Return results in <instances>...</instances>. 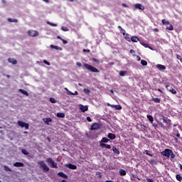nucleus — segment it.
<instances>
[{
    "label": "nucleus",
    "mask_w": 182,
    "mask_h": 182,
    "mask_svg": "<svg viewBox=\"0 0 182 182\" xmlns=\"http://www.w3.org/2000/svg\"><path fill=\"white\" fill-rule=\"evenodd\" d=\"M108 139H110V140H114V139H116V135L112 133H109L107 135Z\"/></svg>",
    "instance_id": "a211bd4d"
},
{
    "label": "nucleus",
    "mask_w": 182,
    "mask_h": 182,
    "mask_svg": "<svg viewBox=\"0 0 182 182\" xmlns=\"http://www.w3.org/2000/svg\"><path fill=\"white\" fill-rule=\"evenodd\" d=\"M125 39L128 42H131V38H130V37H129V34H127V36H125Z\"/></svg>",
    "instance_id": "58836bf2"
},
{
    "label": "nucleus",
    "mask_w": 182,
    "mask_h": 182,
    "mask_svg": "<svg viewBox=\"0 0 182 182\" xmlns=\"http://www.w3.org/2000/svg\"><path fill=\"white\" fill-rule=\"evenodd\" d=\"M176 137H180V134H177Z\"/></svg>",
    "instance_id": "338daca9"
},
{
    "label": "nucleus",
    "mask_w": 182,
    "mask_h": 182,
    "mask_svg": "<svg viewBox=\"0 0 182 182\" xmlns=\"http://www.w3.org/2000/svg\"><path fill=\"white\" fill-rule=\"evenodd\" d=\"M166 87L167 90H168V92L172 93V95H176L177 93V91H176V90H174L173 87H171L170 85H166Z\"/></svg>",
    "instance_id": "1a4fd4ad"
},
{
    "label": "nucleus",
    "mask_w": 182,
    "mask_h": 182,
    "mask_svg": "<svg viewBox=\"0 0 182 182\" xmlns=\"http://www.w3.org/2000/svg\"><path fill=\"white\" fill-rule=\"evenodd\" d=\"M43 63H45L46 65H47L48 66H50V63L48 62L46 60H43Z\"/></svg>",
    "instance_id": "79ce46f5"
},
{
    "label": "nucleus",
    "mask_w": 182,
    "mask_h": 182,
    "mask_svg": "<svg viewBox=\"0 0 182 182\" xmlns=\"http://www.w3.org/2000/svg\"><path fill=\"white\" fill-rule=\"evenodd\" d=\"M176 179L178 180V181H182V177L181 176H180L179 174L176 175Z\"/></svg>",
    "instance_id": "4c0bfd02"
},
{
    "label": "nucleus",
    "mask_w": 182,
    "mask_h": 182,
    "mask_svg": "<svg viewBox=\"0 0 182 182\" xmlns=\"http://www.w3.org/2000/svg\"><path fill=\"white\" fill-rule=\"evenodd\" d=\"M163 123H167V120L164 118L162 119Z\"/></svg>",
    "instance_id": "6e6d98bb"
},
{
    "label": "nucleus",
    "mask_w": 182,
    "mask_h": 182,
    "mask_svg": "<svg viewBox=\"0 0 182 182\" xmlns=\"http://www.w3.org/2000/svg\"><path fill=\"white\" fill-rule=\"evenodd\" d=\"M105 182H114L113 181H106Z\"/></svg>",
    "instance_id": "774afa93"
},
{
    "label": "nucleus",
    "mask_w": 182,
    "mask_h": 182,
    "mask_svg": "<svg viewBox=\"0 0 182 182\" xmlns=\"http://www.w3.org/2000/svg\"><path fill=\"white\" fill-rule=\"evenodd\" d=\"M136 60H138V61L141 60V58H140V56L137 55L136 56Z\"/></svg>",
    "instance_id": "8fccbe9b"
},
{
    "label": "nucleus",
    "mask_w": 182,
    "mask_h": 182,
    "mask_svg": "<svg viewBox=\"0 0 182 182\" xmlns=\"http://www.w3.org/2000/svg\"><path fill=\"white\" fill-rule=\"evenodd\" d=\"M57 38H58V39H60V41H62V39H63V38H60V36H57Z\"/></svg>",
    "instance_id": "13d9d810"
},
{
    "label": "nucleus",
    "mask_w": 182,
    "mask_h": 182,
    "mask_svg": "<svg viewBox=\"0 0 182 182\" xmlns=\"http://www.w3.org/2000/svg\"><path fill=\"white\" fill-rule=\"evenodd\" d=\"M21 153H23V154H25V156H28V154H29V152H28V151H26V149H21Z\"/></svg>",
    "instance_id": "c9c22d12"
},
{
    "label": "nucleus",
    "mask_w": 182,
    "mask_h": 182,
    "mask_svg": "<svg viewBox=\"0 0 182 182\" xmlns=\"http://www.w3.org/2000/svg\"><path fill=\"white\" fill-rule=\"evenodd\" d=\"M50 102L51 103H56V100L53 97L50 98Z\"/></svg>",
    "instance_id": "ea45409f"
},
{
    "label": "nucleus",
    "mask_w": 182,
    "mask_h": 182,
    "mask_svg": "<svg viewBox=\"0 0 182 182\" xmlns=\"http://www.w3.org/2000/svg\"><path fill=\"white\" fill-rule=\"evenodd\" d=\"M162 156H164L165 157H171V159H175L176 154L173 153V151L168 149H164V151L161 152Z\"/></svg>",
    "instance_id": "f257e3e1"
},
{
    "label": "nucleus",
    "mask_w": 182,
    "mask_h": 182,
    "mask_svg": "<svg viewBox=\"0 0 182 182\" xmlns=\"http://www.w3.org/2000/svg\"><path fill=\"white\" fill-rule=\"evenodd\" d=\"M61 41H62V42H63V43L64 44V45H67V43H68V41H66V40H65V39H61Z\"/></svg>",
    "instance_id": "37998d69"
},
{
    "label": "nucleus",
    "mask_w": 182,
    "mask_h": 182,
    "mask_svg": "<svg viewBox=\"0 0 182 182\" xmlns=\"http://www.w3.org/2000/svg\"><path fill=\"white\" fill-rule=\"evenodd\" d=\"M179 167L182 170V165L181 164H179Z\"/></svg>",
    "instance_id": "69168bd1"
},
{
    "label": "nucleus",
    "mask_w": 182,
    "mask_h": 182,
    "mask_svg": "<svg viewBox=\"0 0 182 182\" xmlns=\"http://www.w3.org/2000/svg\"><path fill=\"white\" fill-rule=\"evenodd\" d=\"M151 124H152L153 127H155V129H156V127H157V124L152 122Z\"/></svg>",
    "instance_id": "09e8293b"
},
{
    "label": "nucleus",
    "mask_w": 182,
    "mask_h": 182,
    "mask_svg": "<svg viewBox=\"0 0 182 182\" xmlns=\"http://www.w3.org/2000/svg\"><path fill=\"white\" fill-rule=\"evenodd\" d=\"M107 105L112 107V109H115V110H122V107L120 105H111L110 103H107Z\"/></svg>",
    "instance_id": "6e6552de"
},
{
    "label": "nucleus",
    "mask_w": 182,
    "mask_h": 182,
    "mask_svg": "<svg viewBox=\"0 0 182 182\" xmlns=\"http://www.w3.org/2000/svg\"><path fill=\"white\" fill-rule=\"evenodd\" d=\"M84 67H85L86 69H87V70H90L91 72L94 73H99V70H97V68L89 65V64H84Z\"/></svg>",
    "instance_id": "f03ea898"
},
{
    "label": "nucleus",
    "mask_w": 182,
    "mask_h": 182,
    "mask_svg": "<svg viewBox=\"0 0 182 182\" xmlns=\"http://www.w3.org/2000/svg\"><path fill=\"white\" fill-rule=\"evenodd\" d=\"M83 52H88L89 53V52H90V50L89 49H84Z\"/></svg>",
    "instance_id": "4d7b16f0"
},
{
    "label": "nucleus",
    "mask_w": 182,
    "mask_h": 182,
    "mask_svg": "<svg viewBox=\"0 0 182 182\" xmlns=\"http://www.w3.org/2000/svg\"><path fill=\"white\" fill-rule=\"evenodd\" d=\"M176 58H177V59H178L179 60H181V62H182L181 56L177 55Z\"/></svg>",
    "instance_id": "864d4df0"
},
{
    "label": "nucleus",
    "mask_w": 182,
    "mask_h": 182,
    "mask_svg": "<svg viewBox=\"0 0 182 182\" xmlns=\"http://www.w3.org/2000/svg\"><path fill=\"white\" fill-rule=\"evenodd\" d=\"M159 126H160L161 127H164V125H163V123H159Z\"/></svg>",
    "instance_id": "052dcab7"
},
{
    "label": "nucleus",
    "mask_w": 182,
    "mask_h": 182,
    "mask_svg": "<svg viewBox=\"0 0 182 182\" xmlns=\"http://www.w3.org/2000/svg\"><path fill=\"white\" fill-rule=\"evenodd\" d=\"M65 90H66L67 92V95H68V96H70V95H73V96H77V95H78V92L77 91H75V92H72L70 90H69L67 87H65L64 88Z\"/></svg>",
    "instance_id": "9d476101"
},
{
    "label": "nucleus",
    "mask_w": 182,
    "mask_h": 182,
    "mask_svg": "<svg viewBox=\"0 0 182 182\" xmlns=\"http://www.w3.org/2000/svg\"><path fill=\"white\" fill-rule=\"evenodd\" d=\"M28 34L29 35V36H31L32 38H36V36H39V32L35 30L28 31Z\"/></svg>",
    "instance_id": "39448f33"
},
{
    "label": "nucleus",
    "mask_w": 182,
    "mask_h": 182,
    "mask_svg": "<svg viewBox=\"0 0 182 182\" xmlns=\"http://www.w3.org/2000/svg\"><path fill=\"white\" fill-rule=\"evenodd\" d=\"M9 22H14V20L12 18H9Z\"/></svg>",
    "instance_id": "680f3d73"
},
{
    "label": "nucleus",
    "mask_w": 182,
    "mask_h": 182,
    "mask_svg": "<svg viewBox=\"0 0 182 182\" xmlns=\"http://www.w3.org/2000/svg\"><path fill=\"white\" fill-rule=\"evenodd\" d=\"M14 167H23V164L21 162H16L14 164Z\"/></svg>",
    "instance_id": "5701e85b"
},
{
    "label": "nucleus",
    "mask_w": 182,
    "mask_h": 182,
    "mask_svg": "<svg viewBox=\"0 0 182 182\" xmlns=\"http://www.w3.org/2000/svg\"><path fill=\"white\" fill-rule=\"evenodd\" d=\"M100 146L102 149H107L108 150H110V149H112V146L110 145L106 144H101V145H100Z\"/></svg>",
    "instance_id": "dca6fc26"
},
{
    "label": "nucleus",
    "mask_w": 182,
    "mask_h": 182,
    "mask_svg": "<svg viewBox=\"0 0 182 182\" xmlns=\"http://www.w3.org/2000/svg\"><path fill=\"white\" fill-rule=\"evenodd\" d=\"M154 32H158L159 28H154Z\"/></svg>",
    "instance_id": "e2e57ef3"
},
{
    "label": "nucleus",
    "mask_w": 182,
    "mask_h": 182,
    "mask_svg": "<svg viewBox=\"0 0 182 182\" xmlns=\"http://www.w3.org/2000/svg\"><path fill=\"white\" fill-rule=\"evenodd\" d=\"M139 38H137V36H132L131 38L132 42L137 43V42H139Z\"/></svg>",
    "instance_id": "b1692460"
},
{
    "label": "nucleus",
    "mask_w": 182,
    "mask_h": 182,
    "mask_svg": "<svg viewBox=\"0 0 182 182\" xmlns=\"http://www.w3.org/2000/svg\"><path fill=\"white\" fill-rule=\"evenodd\" d=\"M18 126H20V127H25L26 130H28L29 129V124L24 122L18 121Z\"/></svg>",
    "instance_id": "423d86ee"
},
{
    "label": "nucleus",
    "mask_w": 182,
    "mask_h": 182,
    "mask_svg": "<svg viewBox=\"0 0 182 182\" xmlns=\"http://www.w3.org/2000/svg\"><path fill=\"white\" fill-rule=\"evenodd\" d=\"M43 122L46 123V124H49L52 122V119L50 118H44L43 119Z\"/></svg>",
    "instance_id": "412c9836"
},
{
    "label": "nucleus",
    "mask_w": 182,
    "mask_h": 182,
    "mask_svg": "<svg viewBox=\"0 0 182 182\" xmlns=\"http://www.w3.org/2000/svg\"><path fill=\"white\" fill-rule=\"evenodd\" d=\"M122 6H124V8H129V5L124 3L122 4Z\"/></svg>",
    "instance_id": "49530a36"
},
{
    "label": "nucleus",
    "mask_w": 182,
    "mask_h": 182,
    "mask_svg": "<svg viewBox=\"0 0 182 182\" xmlns=\"http://www.w3.org/2000/svg\"><path fill=\"white\" fill-rule=\"evenodd\" d=\"M58 176H59L60 177H62V178H68V175H66L65 173L63 172H59L58 173Z\"/></svg>",
    "instance_id": "6ab92c4d"
},
{
    "label": "nucleus",
    "mask_w": 182,
    "mask_h": 182,
    "mask_svg": "<svg viewBox=\"0 0 182 182\" xmlns=\"http://www.w3.org/2000/svg\"><path fill=\"white\" fill-rule=\"evenodd\" d=\"M141 64L142 65V66H147V61H146L145 60H141Z\"/></svg>",
    "instance_id": "72a5a7b5"
},
{
    "label": "nucleus",
    "mask_w": 182,
    "mask_h": 182,
    "mask_svg": "<svg viewBox=\"0 0 182 182\" xmlns=\"http://www.w3.org/2000/svg\"><path fill=\"white\" fill-rule=\"evenodd\" d=\"M61 31H63V32H69V28L66 26H62Z\"/></svg>",
    "instance_id": "cd10ccee"
},
{
    "label": "nucleus",
    "mask_w": 182,
    "mask_h": 182,
    "mask_svg": "<svg viewBox=\"0 0 182 182\" xmlns=\"http://www.w3.org/2000/svg\"><path fill=\"white\" fill-rule=\"evenodd\" d=\"M121 32L122 33V35H126V31L123 28H121Z\"/></svg>",
    "instance_id": "a18cd8bd"
},
{
    "label": "nucleus",
    "mask_w": 182,
    "mask_h": 182,
    "mask_svg": "<svg viewBox=\"0 0 182 182\" xmlns=\"http://www.w3.org/2000/svg\"><path fill=\"white\" fill-rule=\"evenodd\" d=\"M47 23H48V25H50V26H54V27L58 26V24L51 23L50 21H47Z\"/></svg>",
    "instance_id": "f704fd0d"
},
{
    "label": "nucleus",
    "mask_w": 182,
    "mask_h": 182,
    "mask_svg": "<svg viewBox=\"0 0 182 182\" xmlns=\"http://www.w3.org/2000/svg\"><path fill=\"white\" fill-rule=\"evenodd\" d=\"M38 164L41 168L43 170V171H46V172L49 171V167L48 166V165H46V164H45V161H41L38 162Z\"/></svg>",
    "instance_id": "20e7f679"
},
{
    "label": "nucleus",
    "mask_w": 182,
    "mask_h": 182,
    "mask_svg": "<svg viewBox=\"0 0 182 182\" xmlns=\"http://www.w3.org/2000/svg\"><path fill=\"white\" fill-rule=\"evenodd\" d=\"M43 2H46V4H49V0H43Z\"/></svg>",
    "instance_id": "bf43d9fd"
},
{
    "label": "nucleus",
    "mask_w": 182,
    "mask_h": 182,
    "mask_svg": "<svg viewBox=\"0 0 182 182\" xmlns=\"http://www.w3.org/2000/svg\"><path fill=\"white\" fill-rule=\"evenodd\" d=\"M162 23H163V25H165L166 26V25H169L170 22H168V21H167L166 19H163Z\"/></svg>",
    "instance_id": "7c9ffc66"
},
{
    "label": "nucleus",
    "mask_w": 182,
    "mask_h": 182,
    "mask_svg": "<svg viewBox=\"0 0 182 182\" xmlns=\"http://www.w3.org/2000/svg\"><path fill=\"white\" fill-rule=\"evenodd\" d=\"M156 68H158L159 70H166V68L165 65H161V64H158L156 65Z\"/></svg>",
    "instance_id": "2eb2a0df"
},
{
    "label": "nucleus",
    "mask_w": 182,
    "mask_h": 182,
    "mask_svg": "<svg viewBox=\"0 0 182 182\" xmlns=\"http://www.w3.org/2000/svg\"><path fill=\"white\" fill-rule=\"evenodd\" d=\"M134 9H139L140 11H144V6L141 4H136L134 5Z\"/></svg>",
    "instance_id": "0eeeda50"
},
{
    "label": "nucleus",
    "mask_w": 182,
    "mask_h": 182,
    "mask_svg": "<svg viewBox=\"0 0 182 182\" xmlns=\"http://www.w3.org/2000/svg\"><path fill=\"white\" fill-rule=\"evenodd\" d=\"M19 92H21V93H23V95H25L26 96H29V94L25 90L20 89Z\"/></svg>",
    "instance_id": "a878e982"
},
{
    "label": "nucleus",
    "mask_w": 182,
    "mask_h": 182,
    "mask_svg": "<svg viewBox=\"0 0 182 182\" xmlns=\"http://www.w3.org/2000/svg\"><path fill=\"white\" fill-rule=\"evenodd\" d=\"M88 109L89 108L87 105L85 106V105H80V109L81 110V112H82V113H85V112H87Z\"/></svg>",
    "instance_id": "f8f14e48"
},
{
    "label": "nucleus",
    "mask_w": 182,
    "mask_h": 182,
    "mask_svg": "<svg viewBox=\"0 0 182 182\" xmlns=\"http://www.w3.org/2000/svg\"><path fill=\"white\" fill-rule=\"evenodd\" d=\"M93 61L96 62V63H100L99 60H97V58H93Z\"/></svg>",
    "instance_id": "de8ad7c7"
},
{
    "label": "nucleus",
    "mask_w": 182,
    "mask_h": 182,
    "mask_svg": "<svg viewBox=\"0 0 182 182\" xmlns=\"http://www.w3.org/2000/svg\"><path fill=\"white\" fill-rule=\"evenodd\" d=\"M100 125L97 123H95L91 126V130H99Z\"/></svg>",
    "instance_id": "9b49d317"
},
{
    "label": "nucleus",
    "mask_w": 182,
    "mask_h": 182,
    "mask_svg": "<svg viewBox=\"0 0 182 182\" xmlns=\"http://www.w3.org/2000/svg\"><path fill=\"white\" fill-rule=\"evenodd\" d=\"M65 167H67L68 168H70V170H76V168H77V166H76V165H73L72 164H66Z\"/></svg>",
    "instance_id": "ddd939ff"
},
{
    "label": "nucleus",
    "mask_w": 182,
    "mask_h": 182,
    "mask_svg": "<svg viewBox=\"0 0 182 182\" xmlns=\"http://www.w3.org/2000/svg\"><path fill=\"white\" fill-rule=\"evenodd\" d=\"M146 117H147L148 120H149V122H151V123H153V122H154L153 116L146 115Z\"/></svg>",
    "instance_id": "bb28decb"
},
{
    "label": "nucleus",
    "mask_w": 182,
    "mask_h": 182,
    "mask_svg": "<svg viewBox=\"0 0 182 182\" xmlns=\"http://www.w3.org/2000/svg\"><path fill=\"white\" fill-rule=\"evenodd\" d=\"M76 65L78 66V68H82V63L80 62H77Z\"/></svg>",
    "instance_id": "c03bdc74"
},
{
    "label": "nucleus",
    "mask_w": 182,
    "mask_h": 182,
    "mask_svg": "<svg viewBox=\"0 0 182 182\" xmlns=\"http://www.w3.org/2000/svg\"><path fill=\"white\" fill-rule=\"evenodd\" d=\"M130 53H134V50H130Z\"/></svg>",
    "instance_id": "0e129e2a"
},
{
    "label": "nucleus",
    "mask_w": 182,
    "mask_h": 182,
    "mask_svg": "<svg viewBox=\"0 0 182 182\" xmlns=\"http://www.w3.org/2000/svg\"><path fill=\"white\" fill-rule=\"evenodd\" d=\"M84 92L85 93V95H89L90 93V90H89L88 88H85Z\"/></svg>",
    "instance_id": "e433bc0d"
},
{
    "label": "nucleus",
    "mask_w": 182,
    "mask_h": 182,
    "mask_svg": "<svg viewBox=\"0 0 182 182\" xmlns=\"http://www.w3.org/2000/svg\"><path fill=\"white\" fill-rule=\"evenodd\" d=\"M166 26L168 31H174V27H173V25H171V23H169V24L166 25Z\"/></svg>",
    "instance_id": "aec40b11"
},
{
    "label": "nucleus",
    "mask_w": 182,
    "mask_h": 182,
    "mask_svg": "<svg viewBox=\"0 0 182 182\" xmlns=\"http://www.w3.org/2000/svg\"><path fill=\"white\" fill-rule=\"evenodd\" d=\"M112 151H114V153H115V154H120V151H119V149H117V148L114 146L112 147Z\"/></svg>",
    "instance_id": "393cba45"
},
{
    "label": "nucleus",
    "mask_w": 182,
    "mask_h": 182,
    "mask_svg": "<svg viewBox=\"0 0 182 182\" xmlns=\"http://www.w3.org/2000/svg\"><path fill=\"white\" fill-rule=\"evenodd\" d=\"M146 180H147L148 182H154L153 179H151V178H147Z\"/></svg>",
    "instance_id": "3c124183"
},
{
    "label": "nucleus",
    "mask_w": 182,
    "mask_h": 182,
    "mask_svg": "<svg viewBox=\"0 0 182 182\" xmlns=\"http://www.w3.org/2000/svg\"><path fill=\"white\" fill-rule=\"evenodd\" d=\"M109 141H110V139L103 137L100 141V145L105 144V143H109Z\"/></svg>",
    "instance_id": "4468645a"
},
{
    "label": "nucleus",
    "mask_w": 182,
    "mask_h": 182,
    "mask_svg": "<svg viewBox=\"0 0 182 182\" xmlns=\"http://www.w3.org/2000/svg\"><path fill=\"white\" fill-rule=\"evenodd\" d=\"M125 75H127V71H120L119 72V76H124Z\"/></svg>",
    "instance_id": "2f4dec72"
},
{
    "label": "nucleus",
    "mask_w": 182,
    "mask_h": 182,
    "mask_svg": "<svg viewBox=\"0 0 182 182\" xmlns=\"http://www.w3.org/2000/svg\"><path fill=\"white\" fill-rule=\"evenodd\" d=\"M87 122H92V119L90 118V117H87Z\"/></svg>",
    "instance_id": "5fc2aeb1"
},
{
    "label": "nucleus",
    "mask_w": 182,
    "mask_h": 182,
    "mask_svg": "<svg viewBox=\"0 0 182 182\" xmlns=\"http://www.w3.org/2000/svg\"><path fill=\"white\" fill-rule=\"evenodd\" d=\"M50 48L51 49H55V50H63V48H62V47H59L58 46H55V45H50Z\"/></svg>",
    "instance_id": "f3484780"
},
{
    "label": "nucleus",
    "mask_w": 182,
    "mask_h": 182,
    "mask_svg": "<svg viewBox=\"0 0 182 182\" xmlns=\"http://www.w3.org/2000/svg\"><path fill=\"white\" fill-rule=\"evenodd\" d=\"M145 153L146 156H150V157H153V155L151 154H149V151L148 150H146Z\"/></svg>",
    "instance_id": "a19ab883"
},
{
    "label": "nucleus",
    "mask_w": 182,
    "mask_h": 182,
    "mask_svg": "<svg viewBox=\"0 0 182 182\" xmlns=\"http://www.w3.org/2000/svg\"><path fill=\"white\" fill-rule=\"evenodd\" d=\"M57 117H65V114L64 113H60V112H58L57 113Z\"/></svg>",
    "instance_id": "473e14b6"
},
{
    "label": "nucleus",
    "mask_w": 182,
    "mask_h": 182,
    "mask_svg": "<svg viewBox=\"0 0 182 182\" xmlns=\"http://www.w3.org/2000/svg\"><path fill=\"white\" fill-rule=\"evenodd\" d=\"M153 102H154L155 103H160V102H161V100H160V98H152Z\"/></svg>",
    "instance_id": "c756f323"
},
{
    "label": "nucleus",
    "mask_w": 182,
    "mask_h": 182,
    "mask_svg": "<svg viewBox=\"0 0 182 182\" xmlns=\"http://www.w3.org/2000/svg\"><path fill=\"white\" fill-rule=\"evenodd\" d=\"M119 174L120 176H126V171H124V169H120Z\"/></svg>",
    "instance_id": "c85d7f7f"
},
{
    "label": "nucleus",
    "mask_w": 182,
    "mask_h": 182,
    "mask_svg": "<svg viewBox=\"0 0 182 182\" xmlns=\"http://www.w3.org/2000/svg\"><path fill=\"white\" fill-rule=\"evenodd\" d=\"M142 45L144 46V48H149V44L142 43Z\"/></svg>",
    "instance_id": "603ef678"
},
{
    "label": "nucleus",
    "mask_w": 182,
    "mask_h": 182,
    "mask_svg": "<svg viewBox=\"0 0 182 182\" xmlns=\"http://www.w3.org/2000/svg\"><path fill=\"white\" fill-rule=\"evenodd\" d=\"M46 162L52 168H58V164H56V162H55V161L51 158L47 159Z\"/></svg>",
    "instance_id": "7ed1b4c3"
},
{
    "label": "nucleus",
    "mask_w": 182,
    "mask_h": 182,
    "mask_svg": "<svg viewBox=\"0 0 182 182\" xmlns=\"http://www.w3.org/2000/svg\"><path fill=\"white\" fill-rule=\"evenodd\" d=\"M8 60L10 63H12L13 65H16V63H18V61H16V60L14 58H9Z\"/></svg>",
    "instance_id": "4be33fe9"
}]
</instances>
